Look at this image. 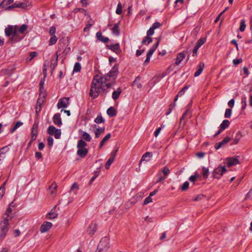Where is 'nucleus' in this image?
<instances>
[{"instance_id":"32","label":"nucleus","mask_w":252,"mask_h":252,"mask_svg":"<svg viewBox=\"0 0 252 252\" xmlns=\"http://www.w3.org/2000/svg\"><path fill=\"white\" fill-rule=\"evenodd\" d=\"M12 213V209L11 208L8 207L6 211V213H5L4 217H3V220L4 219H7V221H8L9 220H10L12 218V216H11Z\"/></svg>"},{"instance_id":"22","label":"nucleus","mask_w":252,"mask_h":252,"mask_svg":"<svg viewBox=\"0 0 252 252\" xmlns=\"http://www.w3.org/2000/svg\"><path fill=\"white\" fill-rule=\"evenodd\" d=\"M204 68V63L203 62H201L197 66V70L194 74V77H197L199 76L202 73Z\"/></svg>"},{"instance_id":"47","label":"nucleus","mask_w":252,"mask_h":252,"mask_svg":"<svg viewBox=\"0 0 252 252\" xmlns=\"http://www.w3.org/2000/svg\"><path fill=\"white\" fill-rule=\"evenodd\" d=\"M104 119L102 117L100 114L98 115L97 117L94 120V122L97 124L103 123H104Z\"/></svg>"},{"instance_id":"51","label":"nucleus","mask_w":252,"mask_h":252,"mask_svg":"<svg viewBox=\"0 0 252 252\" xmlns=\"http://www.w3.org/2000/svg\"><path fill=\"white\" fill-rule=\"evenodd\" d=\"M246 25L245 24V21L244 19H242L240 21V26L239 30L241 32H244L245 30Z\"/></svg>"},{"instance_id":"62","label":"nucleus","mask_w":252,"mask_h":252,"mask_svg":"<svg viewBox=\"0 0 252 252\" xmlns=\"http://www.w3.org/2000/svg\"><path fill=\"white\" fill-rule=\"evenodd\" d=\"M101 91V93L100 94L103 96H105L109 92V91L107 90V88H105L104 85H103V88L102 89Z\"/></svg>"},{"instance_id":"43","label":"nucleus","mask_w":252,"mask_h":252,"mask_svg":"<svg viewBox=\"0 0 252 252\" xmlns=\"http://www.w3.org/2000/svg\"><path fill=\"white\" fill-rule=\"evenodd\" d=\"M23 123L20 121H18L16 123L14 126L11 129L10 132L13 133L18 127L22 126Z\"/></svg>"},{"instance_id":"23","label":"nucleus","mask_w":252,"mask_h":252,"mask_svg":"<svg viewBox=\"0 0 252 252\" xmlns=\"http://www.w3.org/2000/svg\"><path fill=\"white\" fill-rule=\"evenodd\" d=\"M185 57H186V55L184 53V52H181V53H179L177 55V58L176 59V61L175 63V64L177 65H179L181 63V62L184 59H185Z\"/></svg>"},{"instance_id":"27","label":"nucleus","mask_w":252,"mask_h":252,"mask_svg":"<svg viewBox=\"0 0 252 252\" xmlns=\"http://www.w3.org/2000/svg\"><path fill=\"white\" fill-rule=\"evenodd\" d=\"M242 135L240 131H238L236 132L235 136L233 138V142L231 143V145H235L237 144L240 139L242 138Z\"/></svg>"},{"instance_id":"31","label":"nucleus","mask_w":252,"mask_h":252,"mask_svg":"<svg viewBox=\"0 0 252 252\" xmlns=\"http://www.w3.org/2000/svg\"><path fill=\"white\" fill-rule=\"evenodd\" d=\"M152 155L151 153H150V152H146V153H145L143 155V156L141 158V159L140 160V164L143 161H149L150 158L152 157Z\"/></svg>"},{"instance_id":"50","label":"nucleus","mask_w":252,"mask_h":252,"mask_svg":"<svg viewBox=\"0 0 252 252\" xmlns=\"http://www.w3.org/2000/svg\"><path fill=\"white\" fill-rule=\"evenodd\" d=\"M114 159L109 158L107 162L105 163V167L106 169H108L111 165V164L113 162Z\"/></svg>"},{"instance_id":"49","label":"nucleus","mask_w":252,"mask_h":252,"mask_svg":"<svg viewBox=\"0 0 252 252\" xmlns=\"http://www.w3.org/2000/svg\"><path fill=\"white\" fill-rule=\"evenodd\" d=\"M51 37L49 40V45H54L57 41V37H56V36L55 35H51Z\"/></svg>"},{"instance_id":"18","label":"nucleus","mask_w":252,"mask_h":252,"mask_svg":"<svg viewBox=\"0 0 252 252\" xmlns=\"http://www.w3.org/2000/svg\"><path fill=\"white\" fill-rule=\"evenodd\" d=\"M66 46H68V41L64 39H61L59 41L58 50L57 52L63 51Z\"/></svg>"},{"instance_id":"20","label":"nucleus","mask_w":252,"mask_h":252,"mask_svg":"<svg viewBox=\"0 0 252 252\" xmlns=\"http://www.w3.org/2000/svg\"><path fill=\"white\" fill-rule=\"evenodd\" d=\"M79 133L81 135V137L85 141L90 142L92 138L88 133L84 131L81 129L79 130Z\"/></svg>"},{"instance_id":"36","label":"nucleus","mask_w":252,"mask_h":252,"mask_svg":"<svg viewBox=\"0 0 252 252\" xmlns=\"http://www.w3.org/2000/svg\"><path fill=\"white\" fill-rule=\"evenodd\" d=\"M28 29V26L26 24H23L20 28L18 27L17 29L16 30L17 32H19L21 34L25 33V32L27 31Z\"/></svg>"},{"instance_id":"25","label":"nucleus","mask_w":252,"mask_h":252,"mask_svg":"<svg viewBox=\"0 0 252 252\" xmlns=\"http://www.w3.org/2000/svg\"><path fill=\"white\" fill-rule=\"evenodd\" d=\"M45 97V93H40L39 97L37 100V106L41 107L42 104L44 102V99Z\"/></svg>"},{"instance_id":"3","label":"nucleus","mask_w":252,"mask_h":252,"mask_svg":"<svg viewBox=\"0 0 252 252\" xmlns=\"http://www.w3.org/2000/svg\"><path fill=\"white\" fill-rule=\"evenodd\" d=\"M87 143L83 139H80L77 142V148L78 150L77 154L81 158H85L88 154L89 150L86 147L87 146Z\"/></svg>"},{"instance_id":"45","label":"nucleus","mask_w":252,"mask_h":252,"mask_svg":"<svg viewBox=\"0 0 252 252\" xmlns=\"http://www.w3.org/2000/svg\"><path fill=\"white\" fill-rule=\"evenodd\" d=\"M202 175L205 179H207L209 175V169L205 167H203L202 169Z\"/></svg>"},{"instance_id":"17","label":"nucleus","mask_w":252,"mask_h":252,"mask_svg":"<svg viewBox=\"0 0 252 252\" xmlns=\"http://www.w3.org/2000/svg\"><path fill=\"white\" fill-rule=\"evenodd\" d=\"M239 163V160L237 158L232 157L229 158L227 159V166L231 167L233 165H236Z\"/></svg>"},{"instance_id":"59","label":"nucleus","mask_w":252,"mask_h":252,"mask_svg":"<svg viewBox=\"0 0 252 252\" xmlns=\"http://www.w3.org/2000/svg\"><path fill=\"white\" fill-rule=\"evenodd\" d=\"M140 80V77L139 76L136 77L134 81H133V84H135L136 85L137 87L138 88H140L142 87V85L141 84L138 83V82Z\"/></svg>"},{"instance_id":"21","label":"nucleus","mask_w":252,"mask_h":252,"mask_svg":"<svg viewBox=\"0 0 252 252\" xmlns=\"http://www.w3.org/2000/svg\"><path fill=\"white\" fill-rule=\"evenodd\" d=\"M96 37L98 40L103 43H107L109 41V39L107 37H104L100 32H98L96 33Z\"/></svg>"},{"instance_id":"11","label":"nucleus","mask_w":252,"mask_h":252,"mask_svg":"<svg viewBox=\"0 0 252 252\" xmlns=\"http://www.w3.org/2000/svg\"><path fill=\"white\" fill-rule=\"evenodd\" d=\"M38 125L37 123H35L32 126V136H31V143H32L33 141H34L37 137V132H38Z\"/></svg>"},{"instance_id":"44","label":"nucleus","mask_w":252,"mask_h":252,"mask_svg":"<svg viewBox=\"0 0 252 252\" xmlns=\"http://www.w3.org/2000/svg\"><path fill=\"white\" fill-rule=\"evenodd\" d=\"M157 177H158V180L157 181V183H160L166 178L165 177V176H163V175L162 174V172H159V171L157 175Z\"/></svg>"},{"instance_id":"30","label":"nucleus","mask_w":252,"mask_h":252,"mask_svg":"<svg viewBox=\"0 0 252 252\" xmlns=\"http://www.w3.org/2000/svg\"><path fill=\"white\" fill-rule=\"evenodd\" d=\"M107 114L109 117H113L117 115V111L113 107H110L107 110Z\"/></svg>"},{"instance_id":"33","label":"nucleus","mask_w":252,"mask_h":252,"mask_svg":"<svg viewBox=\"0 0 252 252\" xmlns=\"http://www.w3.org/2000/svg\"><path fill=\"white\" fill-rule=\"evenodd\" d=\"M14 30L12 26H8L5 29V33L7 36H9L11 34H13Z\"/></svg>"},{"instance_id":"13","label":"nucleus","mask_w":252,"mask_h":252,"mask_svg":"<svg viewBox=\"0 0 252 252\" xmlns=\"http://www.w3.org/2000/svg\"><path fill=\"white\" fill-rule=\"evenodd\" d=\"M52 225L51 222L45 221L40 226V231L41 233L46 232L52 227Z\"/></svg>"},{"instance_id":"2","label":"nucleus","mask_w":252,"mask_h":252,"mask_svg":"<svg viewBox=\"0 0 252 252\" xmlns=\"http://www.w3.org/2000/svg\"><path fill=\"white\" fill-rule=\"evenodd\" d=\"M118 67L116 65H115L108 73L98 78H102V82H112L115 83L116 79L118 76Z\"/></svg>"},{"instance_id":"60","label":"nucleus","mask_w":252,"mask_h":252,"mask_svg":"<svg viewBox=\"0 0 252 252\" xmlns=\"http://www.w3.org/2000/svg\"><path fill=\"white\" fill-rule=\"evenodd\" d=\"M44 84V80L41 79L39 83V90H40V93H45L44 91V88H43V85Z\"/></svg>"},{"instance_id":"63","label":"nucleus","mask_w":252,"mask_h":252,"mask_svg":"<svg viewBox=\"0 0 252 252\" xmlns=\"http://www.w3.org/2000/svg\"><path fill=\"white\" fill-rule=\"evenodd\" d=\"M53 141H54V140H53V138L52 137H48L47 138V142H48V146L51 147L53 146Z\"/></svg>"},{"instance_id":"4","label":"nucleus","mask_w":252,"mask_h":252,"mask_svg":"<svg viewBox=\"0 0 252 252\" xmlns=\"http://www.w3.org/2000/svg\"><path fill=\"white\" fill-rule=\"evenodd\" d=\"M9 225L7 219H4L0 222V241H2L5 237L9 230Z\"/></svg>"},{"instance_id":"1","label":"nucleus","mask_w":252,"mask_h":252,"mask_svg":"<svg viewBox=\"0 0 252 252\" xmlns=\"http://www.w3.org/2000/svg\"><path fill=\"white\" fill-rule=\"evenodd\" d=\"M102 88V78H96L95 77L92 81L89 95L93 99L97 98Z\"/></svg>"},{"instance_id":"55","label":"nucleus","mask_w":252,"mask_h":252,"mask_svg":"<svg viewBox=\"0 0 252 252\" xmlns=\"http://www.w3.org/2000/svg\"><path fill=\"white\" fill-rule=\"evenodd\" d=\"M115 84V83L112 82H104L102 81V85L105 86L107 89H110Z\"/></svg>"},{"instance_id":"52","label":"nucleus","mask_w":252,"mask_h":252,"mask_svg":"<svg viewBox=\"0 0 252 252\" xmlns=\"http://www.w3.org/2000/svg\"><path fill=\"white\" fill-rule=\"evenodd\" d=\"M6 184V182H4L2 185L0 187V199H1L3 196L4 194V190H5V185Z\"/></svg>"},{"instance_id":"46","label":"nucleus","mask_w":252,"mask_h":252,"mask_svg":"<svg viewBox=\"0 0 252 252\" xmlns=\"http://www.w3.org/2000/svg\"><path fill=\"white\" fill-rule=\"evenodd\" d=\"M199 174L198 173H195L194 175L190 176L189 178V181L191 182L194 183L196 181L197 179L199 178Z\"/></svg>"},{"instance_id":"57","label":"nucleus","mask_w":252,"mask_h":252,"mask_svg":"<svg viewBox=\"0 0 252 252\" xmlns=\"http://www.w3.org/2000/svg\"><path fill=\"white\" fill-rule=\"evenodd\" d=\"M189 187V183L188 181L185 182L181 188L182 191H185L187 190Z\"/></svg>"},{"instance_id":"38","label":"nucleus","mask_w":252,"mask_h":252,"mask_svg":"<svg viewBox=\"0 0 252 252\" xmlns=\"http://www.w3.org/2000/svg\"><path fill=\"white\" fill-rule=\"evenodd\" d=\"M111 137V134L108 133L100 141L99 148H101L104 145L105 142L107 141Z\"/></svg>"},{"instance_id":"7","label":"nucleus","mask_w":252,"mask_h":252,"mask_svg":"<svg viewBox=\"0 0 252 252\" xmlns=\"http://www.w3.org/2000/svg\"><path fill=\"white\" fill-rule=\"evenodd\" d=\"M226 171V169L225 166H220L214 169L212 174L214 178L220 179Z\"/></svg>"},{"instance_id":"26","label":"nucleus","mask_w":252,"mask_h":252,"mask_svg":"<svg viewBox=\"0 0 252 252\" xmlns=\"http://www.w3.org/2000/svg\"><path fill=\"white\" fill-rule=\"evenodd\" d=\"M119 24L120 22H118V23L114 24L113 27L112 29V32L113 34L117 36L119 35L120 33Z\"/></svg>"},{"instance_id":"58","label":"nucleus","mask_w":252,"mask_h":252,"mask_svg":"<svg viewBox=\"0 0 252 252\" xmlns=\"http://www.w3.org/2000/svg\"><path fill=\"white\" fill-rule=\"evenodd\" d=\"M175 106H176V103L174 101L173 103H171L169 105V108L168 111L166 113V115H168L171 112L172 110L175 107Z\"/></svg>"},{"instance_id":"41","label":"nucleus","mask_w":252,"mask_h":252,"mask_svg":"<svg viewBox=\"0 0 252 252\" xmlns=\"http://www.w3.org/2000/svg\"><path fill=\"white\" fill-rule=\"evenodd\" d=\"M105 130L104 127H101L99 128H97L96 131H95V138H97L100 137L101 133L104 132Z\"/></svg>"},{"instance_id":"5","label":"nucleus","mask_w":252,"mask_h":252,"mask_svg":"<svg viewBox=\"0 0 252 252\" xmlns=\"http://www.w3.org/2000/svg\"><path fill=\"white\" fill-rule=\"evenodd\" d=\"M109 247V238L107 237H103L97 245L95 252H101L107 251Z\"/></svg>"},{"instance_id":"16","label":"nucleus","mask_w":252,"mask_h":252,"mask_svg":"<svg viewBox=\"0 0 252 252\" xmlns=\"http://www.w3.org/2000/svg\"><path fill=\"white\" fill-rule=\"evenodd\" d=\"M59 55L58 52L56 53V55L53 56L51 59V67L52 68V71H53L56 68L58 64Z\"/></svg>"},{"instance_id":"8","label":"nucleus","mask_w":252,"mask_h":252,"mask_svg":"<svg viewBox=\"0 0 252 252\" xmlns=\"http://www.w3.org/2000/svg\"><path fill=\"white\" fill-rule=\"evenodd\" d=\"M159 38L158 40L157 43L155 44H154L152 46V47L149 50L148 53L147 54L146 59L145 60L144 63L145 64H147V63H149L150 58H151V56H152V55L153 54V53H154V52L155 51V50H156V49L158 48V47L159 45Z\"/></svg>"},{"instance_id":"53","label":"nucleus","mask_w":252,"mask_h":252,"mask_svg":"<svg viewBox=\"0 0 252 252\" xmlns=\"http://www.w3.org/2000/svg\"><path fill=\"white\" fill-rule=\"evenodd\" d=\"M205 38H201L197 41L195 46L198 48H200L205 42Z\"/></svg>"},{"instance_id":"34","label":"nucleus","mask_w":252,"mask_h":252,"mask_svg":"<svg viewBox=\"0 0 252 252\" xmlns=\"http://www.w3.org/2000/svg\"><path fill=\"white\" fill-rule=\"evenodd\" d=\"M58 187V186L56 184V183L53 182L51 186L49 187V189L51 190L50 194L51 195H54L56 194L57 191V188Z\"/></svg>"},{"instance_id":"29","label":"nucleus","mask_w":252,"mask_h":252,"mask_svg":"<svg viewBox=\"0 0 252 252\" xmlns=\"http://www.w3.org/2000/svg\"><path fill=\"white\" fill-rule=\"evenodd\" d=\"M189 87V86L186 85V86H184V88L179 92L177 95H176V96L175 97V98H174L175 102H176L178 100V98L179 96H181L185 94V92H186V91L188 89Z\"/></svg>"},{"instance_id":"19","label":"nucleus","mask_w":252,"mask_h":252,"mask_svg":"<svg viewBox=\"0 0 252 252\" xmlns=\"http://www.w3.org/2000/svg\"><path fill=\"white\" fill-rule=\"evenodd\" d=\"M53 120L54 123L58 126H61L63 124L60 113H56L53 116Z\"/></svg>"},{"instance_id":"35","label":"nucleus","mask_w":252,"mask_h":252,"mask_svg":"<svg viewBox=\"0 0 252 252\" xmlns=\"http://www.w3.org/2000/svg\"><path fill=\"white\" fill-rule=\"evenodd\" d=\"M79 189V186L76 183H74L70 189V192H73L76 195Z\"/></svg>"},{"instance_id":"14","label":"nucleus","mask_w":252,"mask_h":252,"mask_svg":"<svg viewBox=\"0 0 252 252\" xmlns=\"http://www.w3.org/2000/svg\"><path fill=\"white\" fill-rule=\"evenodd\" d=\"M231 138L229 137L226 136L224 138V139L222 140L221 142L217 143L215 145V148L216 150L219 149L221 147L225 146L229 141Z\"/></svg>"},{"instance_id":"54","label":"nucleus","mask_w":252,"mask_h":252,"mask_svg":"<svg viewBox=\"0 0 252 252\" xmlns=\"http://www.w3.org/2000/svg\"><path fill=\"white\" fill-rule=\"evenodd\" d=\"M116 13L118 15H120L122 13V5L120 2L117 5Z\"/></svg>"},{"instance_id":"15","label":"nucleus","mask_w":252,"mask_h":252,"mask_svg":"<svg viewBox=\"0 0 252 252\" xmlns=\"http://www.w3.org/2000/svg\"><path fill=\"white\" fill-rule=\"evenodd\" d=\"M106 47L108 49L113 51L116 54L120 53L121 52V50L120 49L119 43H116L112 45H107Z\"/></svg>"},{"instance_id":"37","label":"nucleus","mask_w":252,"mask_h":252,"mask_svg":"<svg viewBox=\"0 0 252 252\" xmlns=\"http://www.w3.org/2000/svg\"><path fill=\"white\" fill-rule=\"evenodd\" d=\"M230 125V122L227 120H224L222 121V123L220 125V128L221 129L224 130L227 128Z\"/></svg>"},{"instance_id":"12","label":"nucleus","mask_w":252,"mask_h":252,"mask_svg":"<svg viewBox=\"0 0 252 252\" xmlns=\"http://www.w3.org/2000/svg\"><path fill=\"white\" fill-rule=\"evenodd\" d=\"M97 229V224L95 222L91 223L87 228V233L91 236L93 235Z\"/></svg>"},{"instance_id":"9","label":"nucleus","mask_w":252,"mask_h":252,"mask_svg":"<svg viewBox=\"0 0 252 252\" xmlns=\"http://www.w3.org/2000/svg\"><path fill=\"white\" fill-rule=\"evenodd\" d=\"M18 28V26H15L14 27V31L13 34L12 35V36L9 38V42H17L21 40L23 38V37H20L17 32L16 30Z\"/></svg>"},{"instance_id":"24","label":"nucleus","mask_w":252,"mask_h":252,"mask_svg":"<svg viewBox=\"0 0 252 252\" xmlns=\"http://www.w3.org/2000/svg\"><path fill=\"white\" fill-rule=\"evenodd\" d=\"M56 206H55L50 212L47 214L46 218L48 219H54L57 217L58 214L55 212Z\"/></svg>"},{"instance_id":"10","label":"nucleus","mask_w":252,"mask_h":252,"mask_svg":"<svg viewBox=\"0 0 252 252\" xmlns=\"http://www.w3.org/2000/svg\"><path fill=\"white\" fill-rule=\"evenodd\" d=\"M69 97H63L60 99L57 104L58 108H66L69 103Z\"/></svg>"},{"instance_id":"39","label":"nucleus","mask_w":252,"mask_h":252,"mask_svg":"<svg viewBox=\"0 0 252 252\" xmlns=\"http://www.w3.org/2000/svg\"><path fill=\"white\" fill-rule=\"evenodd\" d=\"M153 41V39L150 36H146L142 41V44L148 45Z\"/></svg>"},{"instance_id":"56","label":"nucleus","mask_w":252,"mask_h":252,"mask_svg":"<svg viewBox=\"0 0 252 252\" xmlns=\"http://www.w3.org/2000/svg\"><path fill=\"white\" fill-rule=\"evenodd\" d=\"M232 113L231 109H226L224 114V117L226 118H229L231 117Z\"/></svg>"},{"instance_id":"42","label":"nucleus","mask_w":252,"mask_h":252,"mask_svg":"<svg viewBox=\"0 0 252 252\" xmlns=\"http://www.w3.org/2000/svg\"><path fill=\"white\" fill-rule=\"evenodd\" d=\"M37 56V53L36 52H32L30 53V55L26 59V61L27 62H31L33 58L36 57Z\"/></svg>"},{"instance_id":"28","label":"nucleus","mask_w":252,"mask_h":252,"mask_svg":"<svg viewBox=\"0 0 252 252\" xmlns=\"http://www.w3.org/2000/svg\"><path fill=\"white\" fill-rule=\"evenodd\" d=\"M122 89L120 88H118L116 91H114L112 95V98L116 100H117L120 96V95L122 93Z\"/></svg>"},{"instance_id":"48","label":"nucleus","mask_w":252,"mask_h":252,"mask_svg":"<svg viewBox=\"0 0 252 252\" xmlns=\"http://www.w3.org/2000/svg\"><path fill=\"white\" fill-rule=\"evenodd\" d=\"M81 69V66L80 63L78 62L76 63L74 66L73 71L78 72L80 71Z\"/></svg>"},{"instance_id":"64","label":"nucleus","mask_w":252,"mask_h":252,"mask_svg":"<svg viewBox=\"0 0 252 252\" xmlns=\"http://www.w3.org/2000/svg\"><path fill=\"white\" fill-rule=\"evenodd\" d=\"M56 28L54 26H52L49 30V34L50 35H55V33L56 32Z\"/></svg>"},{"instance_id":"40","label":"nucleus","mask_w":252,"mask_h":252,"mask_svg":"<svg viewBox=\"0 0 252 252\" xmlns=\"http://www.w3.org/2000/svg\"><path fill=\"white\" fill-rule=\"evenodd\" d=\"M159 172H162V174L166 178L170 173V170L167 166H165Z\"/></svg>"},{"instance_id":"61","label":"nucleus","mask_w":252,"mask_h":252,"mask_svg":"<svg viewBox=\"0 0 252 252\" xmlns=\"http://www.w3.org/2000/svg\"><path fill=\"white\" fill-rule=\"evenodd\" d=\"M190 114V111L189 109H187L183 114L182 116L180 119V123L183 120L187 115Z\"/></svg>"},{"instance_id":"6","label":"nucleus","mask_w":252,"mask_h":252,"mask_svg":"<svg viewBox=\"0 0 252 252\" xmlns=\"http://www.w3.org/2000/svg\"><path fill=\"white\" fill-rule=\"evenodd\" d=\"M48 133L50 135H54L56 139H59L61 135L60 129H57L54 126H50L48 127Z\"/></svg>"}]
</instances>
